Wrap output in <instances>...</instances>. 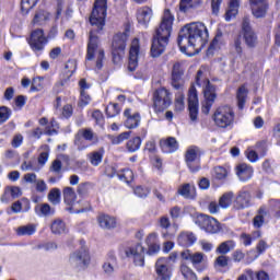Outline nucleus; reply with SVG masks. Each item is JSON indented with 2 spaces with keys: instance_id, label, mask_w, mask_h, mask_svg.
Masks as SVG:
<instances>
[{
  "instance_id": "obj_1",
  "label": "nucleus",
  "mask_w": 280,
  "mask_h": 280,
  "mask_svg": "<svg viewBox=\"0 0 280 280\" xmlns=\"http://www.w3.org/2000/svg\"><path fill=\"white\" fill-rule=\"evenodd\" d=\"M106 0H96L90 16V23L93 28L90 31L86 60H93L96 54V69L98 70L104 67L102 63L104 60V49L97 50V34L103 32L106 25Z\"/></svg>"
},
{
  "instance_id": "obj_2",
  "label": "nucleus",
  "mask_w": 280,
  "mask_h": 280,
  "mask_svg": "<svg viewBox=\"0 0 280 280\" xmlns=\"http://www.w3.org/2000/svg\"><path fill=\"white\" fill-rule=\"evenodd\" d=\"M207 40H209V30L205 23L191 22L179 31L177 45L182 54H187L189 47L202 49L207 45Z\"/></svg>"
},
{
  "instance_id": "obj_3",
  "label": "nucleus",
  "mask_w": 280,
  "mask_h": 280,
  "mask_svg": "<svg viewBox=\"0 0 280 280\" xmlns=\"http://www.w3.org/2000/svg\"><path fill=\"white\" fill-rule=\"evenodd\" d=\"M174 25V16L172 12L166 9L162 16V22L153 36L151 45V58H159L165 54L167 45H170V36H172V26Z\"/></svg>"
},
{
  "instance_id": "obj_4",
  "label": "nucleus",
  "mask_w": 280,
  "mask_h": 280,
  "mask_svg": "<svg viewBox=\"0 0 280 280\" xmlns=\"http://www.w3.org/2000/svg\"><path fill=\"white\" fill-rule=\"evenodd\" d=\"M212 120L218 128H233L235 124V112L229 105L219 106L213 113Z\"/></svg>"
},
{
  "instance_id": "obj_5",
  "label": "nucleus",
  "mask_w": 280,
  "mask_h": 280,
  "mask_svg": "<svg viewBox=\"0 0 280 280\" xmlns=\"http://www.w3.org/2000/svg\"><path fill=\"white\" fill-rule=\"evenodd\" d=\"M185 163L192 174H196V172H200L201 165H200V159L202 156V150L199 147L190 145L186 149L185 152Z\"/></svg>"
},
{
  "instance_id": "obj_6",
  "label": "nucleus",
  "mask_w": 280,
  "mask_h": 280,
  "mask_svg": "<svg viewBox=\"0 0 280 280\" xmlns=\"http://www.w3.org/2000/svg\"><path fill=\"white\" fill-rule=\"evenodd\" d=\"M128 40V35L126 33H118L114 35L112 42V56L114 65H119L124 54L126 51V42Z\"/></svg>"
},
{
  "instance_id": "obj_7",
  "label": "nucleus",
  "mask_w": 280,
  "mask_h": 280,
  "mask_svg": "<svg viewBox=\"0 0 280 280\" xmlns=\"http://www.w3.org/2000/svg\"><path fill=\"white\" fill-rule=\"evenodd\" d=\"M172 105V93L165 88H160L153 93V107L155 113H163Z\"/></svg>"
},
{
  "instance_id": "obj_8",
  "label": "nucleus",
  "mask_w": 280,
  "mask_h": 280,
  "mask_svg": "<svg viewBox=\"0 0 280 280\" xmlns=\"http://www.w3.org/2000/svg\"><path fill=\"white\" fill-rule=\"evenodd\" d=\"M125 255L128 259H131L133 266L143 268L145 266V247L141 243H136L129 247H126Z\"/></svg>"
},
{
  "instance_id": "obj_9",
  "label": "nucleus",
  "mask_w": 280,
  "mask_h": 280,
  "mask_svg": "<svg viewBox=\"0 0 280 280\" xmlns=\"http://www.w3.org/2000/svg\"><path fill=\"white\" fill-rule=\"evenodd\" d=\"M69 264L72 268H79V270L88 268L89 264H91V254H89V249H86V247L77 249L70 255Z\"/></svg>"
},
{
  "instance_id": "obj_10",
  "label": "nucleus",
  "mask_w": 280,
  "mask_h": 280,
  "mask_svg": "<svg viewBox=\"0 0 280 280\" xmlns=\"http://www.w3.org/2000/svg\"><path fill=\"white\" fill-rule=\"evenodd\" d=\"M242 34H243V40L249 49H253L257 47V34L255 31H253V27L250 26V18L244 16L242 22Z\"/></svg>"
},
{
  "instance_id": "obj_11",
  "label": "nucleus",
  "mask_w": 280,
  "mask_h": 280,
  "mask_svg": "<svg viewBox=\"0 0 280 280\" xmlns=\"http://www.w3.org/2000/svg\"><path fill=\"white\" fill-rule=\"evenodd\" d=\"M203 97L205 101L202 102L201 113H203V115H209L211 107L215 103V97H218V95L215 94V88L211 85V82L209 80H206Z\"/></svg>"
},
{
  "instance_id": "obj_12",
  "label": "nucleus",
  "mask_w": 280,
  "mask_h": 280,
  "mask_svg": "<svg viewBox=\"0 0 280 280\" xmlns=\"http://www.w3.org/2000/svg\"><path fill=\"white\" fill-rule=\"evenodd\" d=\"M196 224L203 229L206 233H219L220 232V222L213 217L207 214H199L196 219Z\"/></svg>"
},
{
  "instance_id": "obj_13",
  "label": "nucleus",
  "mask_w": 280,
  "mask_h": 280,
  "mask_svg": "<svg viewBox=\"0 0 280 280\" xmlns=\"http://www.w3.org/2000/svg\"><path fill=\"white\" fill-rule=\"evenodd\" d=\"M249 8L254 19H266L270 10L268 0H249Z\"/></svg>"
},
{
  "instance_id": "obj_14",
  "label": "nucleus",
  "mask_w": 280,
  "mask_h": 280,
  "mask_svg": "<svg viewBox=\"0 0 280 280\" xmlns=\"http://www.w3.org/2000/svg\"><path fill=\"white\" fill-rule=\"evenodd\" d=\"M28 43L33 51H43L45 49V45H47L45 32L40 28L33 31Z\"/></svg>"
},
{
  "instance_id": "obj_15",
  "label": "nucleus",
  "mask_w": 280,
  "mask_h": 280,
  "mask_svg": "<svg viewBox=\"0 0 280 280\" xmlns=\"http://www.w3.org/2000/svg\"><path fill=\"white\" fill-rule=\"evenodd\" d=\"M188 109L191 121L198 120V91L191 85L188 91Z\"/></svg>"
},
{
  "instance_id": "obj_16",
  "label": "nucleus",
  "mask_w": 280,
  "mask_h": 280,
  "mask_svg": "<svg viewBox=\"0 0 280 280\" xmlns=\"http://www.w3.org/2000/svg\"><path fill=\"white\" fill-rule=\"evenodd\" d=\"M139 54H141L139 38H135L131 42L130 49H129L128 69L130 71H136L137 67H139Z\"/></svg>"
},
{
  "instance_id": "obj_17",
  "label": "nucleus",
  "mask_w": 280,
  "mask_h": 280,
  "mask_svg": "<svg viewBox=\"0 0 280 280\" xmlns=\"http://www.w3.org/2000/svg\"><path fill=\"white\" fill-rule=\"evenodd\" d=\"M156 280H172V269L167 265V258H159L155 262Z\"/></svg>"
},
{
  "instance_id": "obj_18",
  "label": "nucleus",
  "mask_w": 280,
  "mask_h": 280,
  "mask_svg": "<svg viewBox=\"0 0 280 280\" xmlns=\"http://www.w3.org/2000/svg\"><path fill=\"white\" fill-rule=\"evenodd\" d=\"M250 200L253 197L247 190H241L233 201L234 211H242L243 209H248L250 207Z\"/></svg>"
},
{
  "instance_id": "obj_19",
  "label": "nucleus",
  "mask_w": 280,
  "mask_h": 280,
  "mask_svg": "<svg viewBox=\"0 0 280 280\" xmlns=\"http://www.w3.org/2000/svg\"><path fill=\"white\" fill-rule=\"evenodd\" d=\"M124 117H126L125 126L129 130H132L135 128H139V124H141V114L133 113L131 108H127L124 112Z\"/></svg>"
},
{
  "instance_id": "obj_20",
  "label": "nucleus",
  "mask_w": 280,
  "mask_h": 280,
  "mask_svg": "<svg viewBox=\"0 0 280 280\" xmlns=\"http://www.w3.org/2000/svg\"><path fill=\"white\" fill-rule=\"evenodd\" d=\"M205 254L197 252V253H191L190 250H185L182 252V258L185 259L186 261H190V264H192L194 268L198 269V266H200V264H202V261H205Z\"/></svg>"
},
{
  "instance_id": "obj_21",
  "label": "nucleus",
  "mask_w": 280,
  "mask_h": 280,
  "mask_svg": "<svg viewBox=\"0 0 280 280\" xmlns=\"http://www.w3.org/2000/svg\"><path fill=\"white\" fill-rule=\"evenodd\" d=\"M145 244L148 246V255H156L161 250V243L159 242V234L151 233L145 238Z\"/></svg>"
},
{
  "instance_id": "obj_22",
  "label": "nucleus",
  "mask_w": 280,
  "mask_h": 280,
  "mask_svg": "<svg viewBox=\"0 0 280 280\" xmlns=\"http://www.w3.org/2000/svg\"><path fill=\"white\" fill-rule=\"evenodd\" d=\"M152 10L149 7H142L137 11V21L140 25L148 27V23L152 21Z\"/></svg>"
},
{
  "instance_id": "obj_23",
  "label": "nucleus",
  "mask_w": 280,
  "mask_h": 280,
  "mask_svg": "<svg viewBox=\"0 0 280 280\" xmlns=\"http://www.w3.org/2000/svg\"><path fill=\"white\" fill-rule=\"evenodd\" d=\"M236 174L240 180L245 183L246 180H250V178H253V167L246 163H242L236 166Z\"/></svg>"
},
{
  "instance_id": "obj_24",
  "label": "nucleus",
  "mask_w": 280,
  "mask_h": 280,
  "mask_svg": "<svg viewBox=\"0 0 280 280\" xmlns=\"http://www.w3.org/2000/svg\"><path fill=\"white\" fill-rule=\"evenodd\" d=\"M160 145L163 152H166V154H172L178 150V141L174 137H168L165 140H161Z\"/></svg>"
},
{
  "instance_id": "obj_25",
  "label": "nucleus",
  "mask_w": 280,
  "mask_h": 280,
  "mask_svg": "<svg viewBox=\"0 0 280 280\" xmlns=\"http://www.w3.org/2000/svg\"><path fill=\"white\" fill-rule=\"evenodd\" d=\"M104 275L112 277L115 273L117 268V257L113 254H109L107 260L102 266Z\"/></svg>"
},
{
  "instance_id": "obj_26",
  "label": "nucleus",
  "mask_w": 280,
  "mask_h": 280,
  "mask_svg": "<svg viewBox=\"0 0 280 280\" xmlns=\"http://www.w3.org/2000/svg\"><path fill=\"white\" fill-rule=\"evenodd\" d=\"M105 150L104 148H100L96 151L90 152L88 154V160L90 161L91 165H93V167H97L102 161H104V154H105Z\"/></svg>"
},
{
  "instance_id": "obj_27",
  "label": "nucleus",
  "mask_w": 280,
  "mask_h": 280,
  "mask_svg": "<svg viewBox=\"0 0 280 280\" xmlns=\"http://www.w3.org/2000/svg\"><path fill=\"white\" fill-rule=\"evenodd\" d=\"M31 209V203H30V199L27 198H22L21 200H18L15 202L12 203L11 206V211L13 213H21V211H30Z\"/></svg>"
},
{
  "instance_id": "obj_28",
  "label": "nucleus",
  "mask_w": 280,
  "mask_h": 280,
  "mask_svg": "<svg viewBox=\"0 0 280 280\" xmlns=\"http://www.w3.org/2000/svg\"><path fill=\"white\" fill-rule=\"evenodd\" d=\"M63 200L66 205L69 207L75 205V200H78V195L75 194V190L73 187L67 186L62 189Z\"/></svg>"
},
{
  "instance_id": "obj_29",
  "label": "nucleus",
  "mask_w": 280,
  "mask_h": 280,
  "mask_svg": "<svg viewBox=\"0 0 280 280\" xmlns=\"http://www.w3.org/2000/svg\"><path fill=\"white\" fill-rule=\"evenodd\" d=\"M234 248H235V241L233 240L224 241L217 247L215 254L226 256L229 255V253H231V250H234Z\"/></svg>"
},
{
  "instance_id": "obj_30",
  "label": "nucleus",
  "mask_w": 280,
  "mask_h": 280,
  "mask_svg": "<svg viewBox=\"0 0 280 280\" xmlns=\"http://www.w3.org/2000/svg\"><path fill=\"white\" fill-rule=\"evenodd\" d=\"M247 97H248V89H246V85L240 86L236 91L237 106L240 110L244 109V105L246 104Z\"/></svg>"
},
{
  "instance_id": "obj_31",
  "label": "nucleus",
  "mask_w": 280,
  "mask_h": 280,
  "mask_svg": "<svg viewBox=\"0 0 280 280\" xmlns=\"http://www.w3.org/2000/svg\"><path fill=\"white\" fill-rule=\"evenodd\" d=\"M97 220L102 229H115L117 226V221L110 215L101 214Z\"/></svg>"
},
{
  "instance_id": "obj_32",
  "label": "nucleus",
  "mask_w": 280,
  "mask_h": 280,
  "mask_svg": "<svg viewBox=\"0 0 280 280\" xmlns=\"http://www.w3.org/2000/svg\"><path fill=\"white\" fill-rule=\"evenodd\" d=\"M49 21V12L45 10H37L32 20V25H45Z\"/></svg>"
},
{
  "instance_id": "obj_33",
  "label": "nucleus",
  "mask_w": 280,
  "mask_h": 280,
  "mask_svg": "<svg viewBox=\"0 0 280 280\" xmlns=\"http://www.w3.org/2000/svg\"><path fill=\"white\" fill-rule=\"evenodd\" d=\"M178 194L188 200H194L196 198V188L190 184H184L178 189Z\"/></svg>"
},
{
  "instance_id": "obj_34",
  "label": "nucleus",
  "mask_w": 280,
  "mask_h": 280,
  "mask_svg": "<svg viewBox=\"0 0 280 280\" xmlns=\"http://www.w3.org/2000/svg\"><path fill=\"white\" fill-rule=\"evenodd\" d=\"M78 135H80L84 141H90V143H97V141H100L97 133L93 132L91 128L81 129Z\"/></svg>"
},
{
  "instance_id": "obj_35",
  "label": "nucleus",
  "mask_w": 280,
  "mask_h": 280,
  "mask_svg": "<svg viewBox=\"0 0 280 280\" xmlns=\"http://www.w3.org/2000/svg\"><path fill=\"white\" fill-rule=\"evenodd\" d=\"M196 240V235L191 232H184L178 237V242L182 246H194Z\"/></svg>"
},
{
  "instance_id": "obj_36",
  "label": "nucleus",
  "mask_w": 280,
  "mask_h": 280,
  "mask_svg": "<svg viewBox=\"0 0 280 280\" xmlns=\"http://www.w3.org/2000/svg\"><path fill=\"white\" fill-rule=\"evenodd\" d=\"M238 12H240V1L230 0L229 10L225 13V21H231V19H235Z\"/></svg>"
},
{
  "instance_id": "obj_37",
  "label": "nucleus",
  "mask_w": 280,
  "mask_h": 280,
  "mask_svg": "<svg viewBox=\"0 0 280 280\" xmlns=\"http://www.w3.org/2000/svg\"><path fill=\"white\" fill-rule=\"evenodd\" d=\"M179 272L184 277L185 280H198V275H196L191 267L187 266V264L183 262L179 266Z\"/></svg>"
},
{
  "instance_id": "obj_38",
  "label": "nucleus",
  "mask_w": 280,
  "mask_h": 280,
  "mask_svg": "<svg viewBox=\"0 0 280 280\" xmlns=\"http://www.w3.org/2000/svg\"><path fill=\"white\" fill-rule=\"evenodd\" d=\"M233 196H234L233 191L224 192L219 198V207H221V209H229V207L233 205Z\"/></svg>"
},
{
  "instance_id": "obj_39",
  "label": "nucleus",
  "mask_w": 280,
  "mask_h": 280,
  "mask_svg": "<svg viewBox=\"0 0 280 280\" xmlns=\"http://www.w3.org/2000/svg\"><path fill=\"white\" fill-rule=\"evenodd\" d=\"M35 212L37 215H43L44 218H47L49 215H54L55 210L49 206V203H42L40 206L35 207Z\"/></svg>"
},
{
  "instance_id": "obj_40",
  "label": "nucleus",
  "mask_w": 280,
  "mask_h": 280,
  "mask_svg": "<svg viewBox=\"0 0 280 280\" xmlns=\"http://www.w3.org/2000/svg\"><path fill=\"white\" fill-rule=\"evenodd\" d=\"M185 74H171V85L175 91H182L183 86H185V80L183 79Z\"/></svg>"
},
{
  "instance_id": "obj_41",
  "label": "nucleus",
  "mask_w": 280,
  "mask_h": 280,
  "mask_svg": "<svg viewBox=\"0 0 280 280\" xmlns=\"http://www.w3.org/2000/svg\"><path fill=\"white\" fill-rule=\"evenodd\" d=\"M202 3V0H180L179 10L180 12H187L191 8H198Z\"/></svg>"
},
{
  "instance_id": "obj_42",
  "label": "nucleus",
  "mask_w": 280,
  "mask_h": 280,
  "mask_svg": "<svg viewBox=\"0 0 280 280\" xmlns=\"http://www.w3.org/2000/svg\"><path fill=\"white\" fill-rule=\"evenodd\" d=\"M130 131H125L118 136H108V139L112 141L113 145H119V143H124V141L130 139Z\"/></svg>"
},
{
  "instance_id": "obj_43",
  "label": "nucleus",
  "mask_w": 280,
  "mask_h": 280,
  "mask_svg": "<svg viewBox=\"0 0 280 280\" xmlns=\"http://www.w3.org/2000/svg\"><path fill=\"white\" fill-rule=\"evenodd\" d=\"M50 229L55 235H62V233H65V231H66V225L62 220H55L52 222Z\"/></svg>"
},
{
  "instance_id": "obj_44",
  "label": "nucleus",
  "mask_w": 280,
  "mask_h": 280,
  "mask_svg": "<svg viewBox=\"0 0 280 280\" xmlns=\"http://www.w3.org/2000/svg\"><path fill=\"white\" fill-rule=\"evenodd\" d=\"M126 148L128 152H137L141 148V137H135L127 141Z\"/></svg>"
},
{
  "instance_id": "obj_45",
  "label": "nucleus",
  "mask_w": 280,
  "mask_h": 280,
  "mask_svg": "<svg viewBox=\"0 0 280 280\" xmlns=\"http://www.w3.org/2000/svg\"><path fill=\"white\" fill-rule=\"evenodd\" d=\"M38 3V0H21L22 14H30V10H33Z\"/></svg>"
},
{
  "instance_id": "obj_46",
  "label": "nucleus",
  "mask_w": 280,
  "mask_h": 280,
  "mask_svg": "<svg viewBox=\"0 0 280 280\" xmlns=\"http://www.w3.org/2000/svg\"><path fill=\"white\" fill-rule=\"evenodd\" d=\"M18 235H34L36 233V228L32 224L23 225L18 228Z\"/></svg>"
},
{
  "instance_id": "obj_47",
  "label": "nucleus",
  "mask_w": 280,
  "mask_h": 280,
  "mask_svg": "<svg viewBox=\"0 0 280 280\" xmlns=\"http://www.w3.org/2000/svg\"><path fill=\"white\" fill-rule=\"evenodd\" d=\"M91 189H93V184L91 182H84L79 184L77 192L79 194V196H86V194H89Z\"/></svg>"
},
{
  "instance_id": "obj_48",
  "label": "nucleus",
  "mask_w": 280,
  "mask_h": 280,
  "mask_svg": "<svg viewBox=\"0 0 280 280\" xmlns=\"http://www.w3.org/2000/svg\"><path fill=\"white\" fill-rule=\"evenodd\" d=\"M118 178L125 183H131V180L135 178V173H132V170L130 168H125L118 174Z\"/></svg>"
},
{
  "instance_id": "obj_49",
  "label": "nucleus",
  "mask_w": 280,
  "mask_h": 280,
  "mask_svg": "<svg viewBox=\"0 0 280 280\" xmlns=\"http://www.w3.org/2000/svg\"><path fill=\"white\" fill-rule=\"evenodd\" d=\"M48 200L51 205H60V190L52 188L48 194Z\"/></svg>"
},
{
  "instance_id": "obj_50",
  "label": "nucleus",
  "mask_w": 280,
  "mask_h": 280,
  "mask_svg": "<svg viewBox=\"0 0 280 280\" xmlns=\"http://www.w3.org/2000/svg\"><path fill=\"white\" fill-rule=\"evenodd\" d=\"M120 110H121V108H119V104L113 103L106 107V115H107V117H117V115H119Z\"/></svg>"
},
{
  "instance_id": "obj_51",
  "label": "nucleus",
  "mask_w": 280,
  "mask_h": 280,
  "mask_svg": "<svg viewBox=\"0 0 280 280\" xmlns=\"http://www.w3.org/2000/svg\"><path fill=\"white\" fill-rule=\"evenodd\" d=\"M229 266V256L220 254L214 260V268H226Z\"/></svg>"
},
{
  "instance_id": "obj_52",
  "label": "nucleus",
  "mask_w": 280,
  "mask_h": 280,
  "mask_svg": "<svg viewBox=\"0 0 280 280\" xmlns=\"http://www.w3.org/2000/svg\"><path fill=\"white\" fill-rule=\"evenodd\" d=\"M175 110H185V94L180 92L176 94Z\"/></svg>"
},
{
  "instance_id": "obj_53",
  "label": "nucleus",
  "mask_w": 280,
  "mask_h": 280,
  "mask_svg": "<svg viewBox=\"0 0 280 280\" xmlns=\"http://www.w3.org/2000/svg\"><path fill=\"white\" fill-rule=\"evenodd\" d=\"M10 115H12V109L5 106L0 107V125L5 124L10 119Z\"/></svg>"
},
{
  "instance_id": "obj_54",
  "label": "nucleus",
  "mask_w": 280,
  "mask_h": 280,
  "mask_svg": "<svg viewBox=\"0 0 280 280\" xmlns=\"http://www.w3.org/2000/svg\"><path fill=\"white\" fill-rule=\"evenodd\" d=\"M253 223L256 229L264 226V209H259V214L254 218Z\"/></svg>"
},
{
  "instance_id": "obj_55",
  "label": "nucleus",
  "mask_w": 280,
  "mask_h": 280,
  "mask_svg": "<svg viewBox=\"0 0 280 280\" xmlns=\"http://www.w3.org/2000/svg\"><path fill=\"white\" fill-rule=\"evenodd\" d=\"M175 73L176 75H185V68L183 67V63L179 61L173 65L171 74H175Z\"/></svg>"
},
{
  "instance_id": "obj_56",
  "label": "nucleus",
  "mask_w": 280,
  "mask_h": 280,
  "mask_svg": "<svg viewBox=\"0 0 280 280\" xmlns=\"http://www.w3.org/2000/svg\"><path fill=\"white\" fill-rule=\"evenodd\" d=\"M7 189H9V194L13 199L20 198V196H23V191L19 186H8Z\"/></svg>"
},
{
  "instance_id": "obj_57",
  "label": "nucleus",
  "mask_w": 280,
  "mask_h": 280,
  "mask_svg": "<svg viewBox=\"0 0 280 280\" xmlns=\"http://www.w3.org/2000/svg\"><path fill=\"white\" fill-rule=\"evenodd\" d=\"M89 104H91V95H89L85 91H81L79 106H89Z\"/></svg>"
},
{
  "instance_id": "obj_58",
  "label": "nucleus",
  "mask_w": 280,
  "mask_h": 280,
  "mask_svg": "<svg viewBox=\"0 0 280 280\" xmlns=\"http://www.w3.org/2000/svg\"><path fill=\"white\" fill-rule=\"evenodd\" d=\"M256 150L261 154V156H266V152H268V142L262 140L256 144Z\"/></svg>"
},
{
  "instance_id": "obj_59",
  "label": "nucleus",
  "mask_w": 280,
  "mask_h": 280,
  "mask_svg": "<svg viewBox=\"0 0 280 280\" xmlns=\"http://www.w3.org/2000/svg\"><path fill=\"white\" fill-rule=\"evenodd\" d=\"M65 69L68 73H70V75H73V73H75V69H78V63L75 60H68Z\"/></svg>"
},
{
  "instance_id": "obj_60",
  "label": "nucleus",
  "mask_w": 280,
  "mask_h": 280,
  "mask_svg": "<svg viewBox=\"0 0 280 280\" xmlns=\"http://www.w3.org/2000/svg\"><path fill=\"white\" fill-rule=\"evenodd\" d=\"M229 173L226 172V168L222 167V166H217L214 168V176L215 178H218L219 180H222Z\"/></svg>"
},
{
  "instance_id": "obj_61",
  "label": "nucleus",
  "mask_w": 280,
  "mask_h": 280,
  "mask_svg": "<svg viewBox=\"0 0 280 280\" xmlns=\"http://www.w3.org/2000/svg\"><path fill=\"white\" fill-rule=\"evenodd\" d=\"M62 170V162L60 160H54L50 166V172H55V174H60Z\"/></svg>"
},
{
  "instance_id": "obj_62",
  "label": "nucleus",
  "mask_w": 280,
  "mask_h": 280,
  "mask_svg": "<svg viewBox=\"0 0 280 280\" xmlns=\"http://www.w3.org/2000/svg\"><path fill=\"white\" fill-rule=\"evenodd\" d=\"M135 195L138 196V198H145L148 194H150V190L148 188H143L141 186H138L135 188Z\"/></svg>"
},
{
  "instance_id": "obj_63",
  "label": "nucleus",
  "mask_w": 280,
  "mask_h": 280,
  "mask_svg": "<svg viewBox=\"0 0 280 280\" xmlns=\"http://www.w3.org/2000/svg\"><path fill=\"white\" fill-rule=\"evenodd\" d=\"M93 119H95L98 126H104V115L100 110H94L92 114Z\"/></svg>"
},
{
  "instance_id": "obj_64",
  "label": "nucleus",
  "mask_w": 280,
  "mask_h": 280,
  "mask_svg": "<svg viewBox=\"0 0 280 280\" xmlns=\"http://www.w3.org/2000/svg\"><path fill=\"white\" fill-rule=\"evenodd\" d=\"M244 257H246V255L244 254V252H242L241 249H236L235 252H233L232 254V259L233 261L240 264V261H242V259H244Z\"/></svg>"
}]
</instances>
